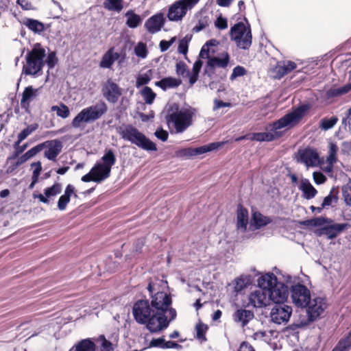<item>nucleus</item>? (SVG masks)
Returning <instances> with one entry per match:
<instances>
[{
	"label": "nucleus",
	"mask_w": 351,
	"mask_h": 351,
	"mask_svg": "<svg viewBox=\"0 0 351 351\" xmlns=\"http://www.w3.org/2000/svg\"><path fill=\"white\" fill-rule=\"evenodd\" d=\"M171 304L170 294L158 291L152 295L151 304L147 300L137 301L133 306V315L138 323L145 324L151 332H158L167 328L176 317V311Z\"/></svg>",
	"instance_id": "nucleus-1"
},
{
	"label": "nucleus",
	"mask_w": 351,
	"mask_h": 351,
	"mask_svg": "<svg viewBox=\"0 0 351 351\" xmlns=\"http://www.w3.org/2000/svg\"><path fill=\"white\" fill-rule=\"evenodd\" d=\"M342 194L346 204L351 206V180L343 186Z\"/></svg>",
	"instance_id": "nucleus-46"
},
{
	"label": "nucleus",
	"mask_w": 351,
	"mask_h": 351,
	"mask_svg": "<svg viewBox=\"0 0 351 351\" xmlns=\"http://www.w3.org/2000/svg\"><path fill=\"white\" fill-rule=\"evenodd\" d=\"M306 308L308 318L305 321H301V325H307L308 323L315 321L327 308L326 299L322 297H315L311 298Z\"/></svg>",
	"instance_id": "nucleus-11"
},
{
	"label": "nucleus",
	"mask_w": 351,
	"mask_h": 351,
	"mask_svg": "<svg viewBox=\"0 0 351 351\" xmlns=\"http://www.w3.org/2000/svg\"><path fill=\"white\" fill-rule=\"evenodd\" d=\"M62 191L61 184L59 183H56L51 187L46 188L44 190V194L49 199L52 197H55L56 195L60 194Z\"/></svg>",
	"instance_id": "nucleus-42"
},
{
	"label": "nucleus",
	"mask_w": 351,
	"mask_h": 351,
	"mask_svg": "<svg viewBox=\"0 0 351 351\" xmlns=\"http://www.w3.org/2000/svg\"><path fill=\"white\" fill-rule=\"evenodd\" d=\"M290 292L292 302L298 307L304 308L311 299L309 289L300 283L292 285Z\"/></svg>",
	"instance_id": "nucleus-12"
},
{
	"label": "nucleus",
	"mask_w": 351,
	"mask_h": 351,
	"mask_svg": "<svg viewBox=\"0 0 351 351\" xmlns=\"http://www.w3.org/2000/svg\"><path fill=\"white\" fill-rule=\"evenodd\" d=\"M191 37L186 36L184 38L180 40L178 49V52L180 53H182L184 55H186L187 53L189 43Z\"/></svg>",
	"instance_id": "nucleus-49"
},
{
	"label": "nucleus",
	"mask_w": 351,
	"mask_h": 351,
	"mask_svg": "<svg viewBox=\"0 0 351 351\" xmlns=\"http://www.w3.org/2000/svg\"><path fill=\"white\" fill-rule=\"evenodd\" d=\"M292 308L288 305H276L270 312V318L273 323L276 324H287L291 315Z\"/></svg>",
	"instance_id": "nucleus-14"
},
{
	"label": "nucleus",
	"mask_w": 351,
	"mask_h": 351,
	"mask_svg": "<svg viewBox=\"0 0 351 351\" xmlns=\"http://www.w3.org/2000/svg\"><path fill=\"white\" fill-rule=\"evenodd\" d=\"M258 287L267 288L269 301L276 304H283L289 296V288L284 283L278 282L273 273H267L257 280Z\"/></svg>",
	"instance_id": "nucleus-4"
},
{
	"label": "nucleus",
	"mask_w": 351,
	"mask_h": 351,
	"mask_svg": "<svg viewBox=\"0 0 351 351\" xmlns=\"http://www.w3.org/2000/svg\"><path fill=\"white\" fill-rule=\"evenodd\" d=\"M215 25L219 29H226L228 28V21L226 18L219 16L215 21Z\"/></svg>",
	"instance_id": "nucleus-53"
},
{
	"label": "nucleus",
	"mask_w": 351,
	"mask_h": 351,
	"mask_svg": "<svg viewBox=\"0 0 351 351\" xmlns=\"http://www.w3.org/2000/svg\"><path fill=\"white\" fill-rule=\"evenodd\" d=\"M165 23L164 15L157 13L147 20L145 26L147 31L152 34L159 32Z\"/></svg>",
	"instance_id": "nucleus-18"
},
{
	"label": "nucleus",
	"mask_w": 351,
	"mask_h": 351,
	"mask_svg": "<svg viewBox=\"0 0 351 351\" xmlns=\"http://www.w3.org/2000/svg\"><path fill=\"white\" fill-rule=\"evenodd\" d=\"M300 189L302 191L304 197L306 199L313 198L317 193V190L306 179L302 180Z\"/></svg>",
	"instance_id": "nucleus-29"
},
{
	"label": "nucleus",
	"mask_w": 351,
	"mask_h": 351,
	"mask_svg": "<svg viewBox=\"0 0 351 351\" xmlns=\"http://www.w3.org/2000/svg\"><path fill=\"white\" fill-rule=\"evenodd\" d=\"M176 37L171 38L169 40H162L160 43V48L161 51H167L176 41Z\"/></svg>",
	"instance_id": "nucleus-54"
},
{
	"label": "nucleus",
	"mask_w": 351,
	"mask_h": 351,
	"mask_svg": "<svg viewBox=\"0 0 351 351\" xmlns=\"http://www.w3.org/2000/svg\"><path fill=\"white\" fill-rule=\"evenodd\" d=\"M164 344H165V341L163 338L153 339L149 343V348L159 347L164 348Z\"/></svg>",
	"instance_id": "nucleus-58"
},
{
	"label": "nucleus",
	"mask_w": 351,
	"mask_h": 351,
	"mask_svg": "<svg viewBox=\"0 0 351 351\" xmlns=\"http://www.w3.org/2000/svg\"><path fill=\"white\" fill-rule=\"evenodd\" d=\"M237 228L241 232H245L248 224V211L247 209L239 206L237 210Z\"/></svg>",
	"instance_id": "nucleus-26"
},
{
	"label": "nucleus",
	"mask_w": 351,
	"mask_h": 351,
	"mask_svg": "<svg viewBox=\"0 0 351 351\" xmlns=\"http://www.w3.org/2000/svg\"><path fill=\"white\" fill-rule=\"evenodd\" d=\"M313 180L316 184H323L326 180V176L321 172L315 171L313 174Z\"/></svg>",
	"instance_id": "nucleus-59"
},
{
	"label": "nucleus",
	"mask_w": 351,
	"mask_h": 351,
	"mask_svg": "<svg viewBox=\"0 0 351 351\" xmlns=\"http://www.w3.org/2000/svg\"><path fill=\"white\" fill-rule=\"evenodd\" d=\"M199 0H178L169 8L167 18L170 21H181L188 10L192 9Z\"/></svg>",
	"instance_id": "nucleus-10"
},
{
	"label": "nucleus",
	"mask_w": 351,
	"mask_h": 351,
	"mask_svg": "<svg viewBox=\"0 0 351 351\" xmlns=\"http://www.w3.org/2000/svg\"><path fill=\"white\" fill-rule=\"evenodd\" d=\"M232 284L234 286V292L238 293L241 292V291H243L247 287V281L245 278L241 276V277L237 278L233 281Z\"/></svg>",
	"instance_id": "nucleus-44"
},
{
	"label": "nucleus",
	"mask_w": 351,
	"mask_h": 351,
	"mask_svg": "<svg viewBox=\"0 0 351 351\" xmlns=\"http://www.w3.org/2000/svg\"><path fill=\"white\" fill-rule=\"evenodd\" d=\"M229 62V56L227 53L221 54V57H213L208 60L207 67L214 69L215 67L226 68Z\"/></svg>",
	"instance_id": "nucleus-25"
},
{
	"label": "nucleus",
	"mask_w": 351,
	"mask_h": 351,
	"mask_svg": "<svg viewBox=\"0 0 351 351\" xmlns=\"http://www.w3.org/2000/svg\"><path fill=\"white\" fill-rule=\"evenodd\" d=\"M334 199H335V197L333 195H332V193H330L324 199L323 202L322 204V207L325 208L326 206H330Z\"/></svg>",
	"instance_id": "nucleus-61"
},
{
	"label": "nucleus",
	"mask_w": 351,
	"mask_h": 351,
	"mask_svg": "<svg viewBox=\"0 0 351 351\" xmlns=\"http://www.w3.org/2000/svg\"><path fill=\"white\" fill-rule=\"evenodd\" d=\"M51 111L56 112L57 116L62 119H66L70 115V110L69 107L63 103H60V106H51Z\"/></svg>",
	"instance_id": "nucleus-37"
},
{
	"label": "nucleus",
	"mask_w": 351,
	"mask_h": 351,
	"mask_svg": "<svg viewBox=\"0 0 351 351\" xmlns=\"http://www.w3.org/2000/svg\"><path fill=\"white\" fill-rule=\"evenodd\" d=\"M38 128L36 124L28 125L26 128L23 130L18 136V141L22 142L25 140L29 135H30L34 131H35Z\"/></svg>",
	"instance_id": "nucleus-47"
},
{
	"label": "nucleus",
	"mask_w": 351,
	"mask_h": 351,
	"mask_svg": "<svg viewBox=\"0 0 351 351\" xmlns=\"http://www.w3.org/2000/svg\"><path fill=\"white\" fill-rule=\"evenodd\" d=\"M95 344L93 341H92L90 339H85L77 344H75L73 347H72L69 351H95Z\"/></svg>",
	"instance_id": "nucleus-30"
},
{
	"label": "nucleus",
	"mask_w": 351,
	"mask_h": 351,
	"mask_svg": "<svg viewBox=\"0 0 351 351\" xmlns=\"http://www.w3.org/2000/svg\"><path fill=\"white\" fill-rule=\"evenodd\" d=\"M100 340L101 341V351H113V346L111 342L108 341L104 336H100Z\"/></svg>",
	"instance_id": "nucleus-52"
},
{
	"label": "nucleus",
	"mask_w": 351,
	"mask_h": 351,
	"mask_svg": "<svg viewBox=\"0 0 351 351\" xmlns=\"http://www.w3.org/2000/svg\"><path fill=\"white\" fill-rule=\"evenodd\" d=\"M121 56V53L115 51L114 47H112L104 54L99 66L104 69H110L114 62Z\"/></svg>",
	"instance_id": "nucleus-19"
},
{
	"label": "nucleus",
	"mask_w": 351,
	"mask_h": 351,
	"mask_svg": "<svg viewBox=\"0 0 351 351\" xmlns=\"http://www.w3.org/2000/svg\"><path fill=\"white\" fill-rule=\"evenodd\" d=\"M296 68V64L292 61H282L278 63L275 68V72L276 78H281L284 75L290 73Z\"/></svg>",
	"instance_id": "nucleus-21"
},
{
	"label": "nucleus",
	"mask_w": 351,
	"mask_h": 351,
	"mask_svg": "<svg viewBox=\"0 0 351 351\" xmlns=\"http://www.w3.org/2000/svg\"><path fill=\"white\" fill-rule=\"evenodd\" d=\"M62 148V143L58 140H53L49 143V147L45 152V156L50 160H55Z\"/></svg>",
	"instance_id": "nucleus-23"
},
{
	"label": "nucleus",
	"mask_w": 351,
	"mask_h": 351,
	"mask_svg": "<svg viewBox=\"0 0 351 351\" xmlns=\"http://www.w3.org/2000/svg\"><path fill=\"white\" fill-rule=\"evenodd\" d=\"M351 90V84H346L341 87L332 88L328 89L326 93V97L327 99H331L341 96L348 93Z\"/></svg>",
	"instance_id": "nucleus-31"
},
{
	"label": "nucleus",
	"mask_w": 351,
	"mask_h": 351,
	"mask_svg": "<svg viewBox=\"0 0 351 351\" xmlns=\"http://www.w3.org/2000/svg\"><path fill=\"white\" fill-rule=\"evenodd\" d=\"M182 83L180 79L172 77H165L160 81L156 82L155 85L165 90L169 88H176Z\"/></svg>",
	"instance_id": "nucleus-27"
},
{
	"label": "nucleus",
	"mask_w": 351,
	"mask_h": 351,
	"mask_svg": "<svg viewBox=\"0 0 351 351\" xmlns=\"http://www.w3.org/2000/svg\"><path fill=\"white\" fill-rule=\"evenodd\" d=\"M116 162V156L112 149H106L101 160L97 161L89 173L83 176L81 180L84 182H95L100 183L110 176L112 167Z\"/></svg>",
	"instance_id": "nucleus-3"
},
{
	"label": "nucleus",
	"mask_w": 351,
	"mask_h": 351,
	"mask_svg": "<svg viewBox=\"0 0 351 351\" xmlns=\"http://www.w3.org/2000/svg\"><path fill=\"white\" fill-rule=\"evenodd\" d=\"M118 132L123 139L130 142L142 149L146 151H156L157 149L154 143L132 125L120 128Z\"/></svg>",
	"instance_id": "nucleus-7"
},
{
	"label": "nucleus",
	"mask_w": 351,
	"mask_h": 351,
	"mask_svg": "<svg viewBox=\"0 0 351 351\" xmlns=\"http://www.w3.org/2000/svg\"><path fill=\"white\" fill-rule=\"evenodd\" d=\"M104 7L108 10L119 12L123 9V0H106Z\"/></svg>",
	"instance_id": "nucleus-41"
},
{
	"label": "nucleus",
	"mask_w": 351,
	"mask_h": 351,
	"mask_svg": "<svg viewBox=\"0 0 351 351\" xmlns=\"http://www.w3.org/2000/svg\"><path fill=\"white\" fill-rule=\"evenodd\" d=\"M351 348V331L347 337L341 339L332 351H348Z\"/></svg>",
	"instance_id": "nucleus-36"
},
{
	"label": "nucleus",
	"mask_w": 351,
	"mask_h": 351,
	"mask_svg": "<svg viewBox=\"0 0 351 351\" xmlns=\"http://www.w3.org/2000/svg\"><path fill=\"white\" fill-rule=\"evenodd\" d=\"M71 195L77 197V195L75 193V187L71 184H68L65 189L64 193L61 195L58 202V208L60 210H64L66 205L70 202Z\"/></svg>",
	"instance_id": "nucleus-20"
},
{
	"label": "nucleus",
	"mask_w": 351,
	"mask_h": 351,
	"mask_svg": "<svg viewBox=\"0 0 351 351\" xmlns=\"http://www.w3.org/2000/svg\"><path fill=\"white\" fill-rule=\"evenodd\" d=\"M45 62L47 64L49 68L51 69L54 67L57 62V58L55 52H50L48 54Z\"/></svg>",
	"instance_id": "nucleus-56"
},
{
	"label": "nucleus",
	"mask_w": 351,
	"mask_h": 351,
	"mask_svg": "<svg viewBox=\"0 0 351 351\" xmlns=\"http://www.w3.org/2000/svg\"><path fill=\"white\" fill-rule=\"evenodd\" d=\"M37 89H34L29 86L24 90L21 100V106L23 108H28L31 101L36 96Z\"/></svg>",
	"instance_id": "nucleus-28"
},
{
	"label": "nucleus",
	"mask_w": 351,
	"mask_h": 351,
	"mask_svg": "<svg viewBox=\"0 0 351 351\" xmlns=\"http://www.w3.org/2000/svg\"><path fill=\"white\" fill-rule=\"evenodd\" d=\"M347 226V223H336L330 221L328 224L318 230V234L320 236H326L328 239H332L337 237Z\"/></svg>",
	"instance_id": "nucleus-16"
},
{
	"label": "nucleus",
	"mask_w": 351,
	"mask_h": 351,
	"mask_svg": "<svg viewBox=\"0 0 351 351\" xmlns=\"http://www.w3.org/2000/svg\"><path fill=\"white\" fill-rule=\"evenodd\" d=\"M309 108L310 106L308 104L301 105L270 125L269 132L254 133L252 139L257 141H271L280 137L282 136L280 130L284 128L289 129L295 125Z\"/></svg>",
	"instance_id": "nucleus-2"
},
{
	"label": "nucleus",
	"mask_w": 351,
	"mask_h": 351,
	"mask_svg": "<svg viewBox=\"0 0 351 351\" xmlns=\"http://www.w3.org/2000/svg\"><path fill=\"white\" fill-rule=\"evenodd\" d=\"M245 69L243 67L237 66L233 69L230 78L234 79L237 77L243 76L245 74Z\"/></svg>",
	"instance_id": "nucleus-57"
},
{
	"label": "nucleus",
	"mask_w": 351,
	"mask_h": 351,
	"mask_svg": "<svg viewBox=\"0 0 351 351\" xmlns=\"http://www.w3.org/2000/svg\"><path fill=\"white\" fill-rule=\"evenodd\" d=\"M134 53L140 58L145 59L148 53L146 44L140 42L134 47Z\"/></svg>",
	"instance_id": "nucleus-45"
},
{
	"label": "nucleus",
	"mask_w": 351,
	"mask_h": 351,
	"mask_svg": "<svg viewBox=\"0 0 351 351\" xmlns=\"http://www.w3.org/2000/svg\"><path fill=\"white\" fill-rule=\"evenodd\" d=\"M341 151L343 154H348L351 152V141H344L341 144Z\"/></svg>",
	"instance_id": "nucleus-64"
},
{
	"label": "nucleus",
	"mask_w": 351,
	"mask_h": 351,
	"mask_svg": "<svg viewBox=\"0 0 351 351\" xmlns=\"http://www.w3.org/2000/svg\"><path fill=\"white\" fill-rule=\"evenodd\" d=\"M125 16L127 17L126 24L130 28L136 27L141 21V17L132 11H128Z\"/></svg>",
	"instance_id": "nucleus-39"
},
{
	"label": "nucleus",
	"mask_w": 351,
	"mask_h": 351,
	"mask_svg": "<svg viewBox=\"0 0 351 351\" xmlns=\"http://www.w3.org/2000/svg\"><path fill=\"white\" fill-rule=\"evenodd\" d=\"M195 110L191 107L176 108L167 117V121L173 124L177 133H182L193 123Z\"/></svg>",
	"instance_id": "nucleus-8"
},
{
	"label": "nucleus",
	"mask_w": 351,
	"mask_h": 351,
	"mask_svg": "<svg viewBox=\"0 0 351 351\" xmlns=\"http://www.w3.org/2000/svg\"><path fill=\"white\" fill-rule=\"evenodd\" d=\"M103 97L111 104H116L122 95V89L111 79L106 80L101 88Z\"/></svg>",
	"instance_id": "nucleus-13"
},
{
	"label": "nucleus",
	"mask_w": 351,
	"mask_h": 351,
	"mask_svg": "<svg viewBox=\"0 0 351 351\" xmlns=\"http://www.w3.org/2000/svg\"><path fill=\"white\" fill-rule=\"evenodd\" d=\"M23 24L35 33H40L44 30V25L35 19H25Z\"/></svg>",
	"instance_id": "nucleus-34"
},
{
	"label": "nucleus",
	"mask_w": 351,
	"mask_h": 351,
	"mask_svg": "<svg viewBox=\"0 0 351 351\" xmlns=\"http://www.w3.org/2000/svg\"><path fill=\"white\" fill-rule=\"evenodd\" d=\"M176 73L179 75L189 78L190 71L187 69L186 65L184 62H180L176 64Z\"/></svg>",
	"instance_id": "nucleus-50"
},
{
	"label": "nucleus",
	"mask_w": 351,
	"mask_h": 351,
	"mask_svg": "<svg viewBox=\"0 0 351 351\" xmlns=\"http://www.w3.org/2000/svg\"><path fill=\"white\" fill-rule=\"evenodd\" d=\"M330 221H331L329 219L325 218V217H317L315 219H313L310 221V223L314 226H322L324 227L326 224H328Z\"/></svg>",
	"instance_id": "nucleus-51"
},
{
	"label": "nucleus",
	"mask_w": 351,
	"mask_h": 351,
	"mask_svg": "<svg viewBox=\"0 0 351 351\" xmlns=\"http://www.w3.org/2000/svg\"><path fill=\"white\" fill-rule=\"evenodd\" d=\"M339 150L338 146L330 142L328 145V156L326 158V162L328 165H333L337 160V154Z\"/></svg>",
	"instance_id": "nucleus-35"
},
{
	"label": "nucleus",
	"mask_w": 351,
	"mask_h": 351,
	"mask_svg": "<svg viewBox=\"0 0 351 351\" xmlns=\"http://www.w3.org/2000/svg\"><path fill=\"white\" fill-rule=\"evenodd\" d=\"M45 49L36 43L25 56L26 64L23 65V73L28 75H40L45 65Z\"/></svg>",
	"instance_id": "nucleus-5"
},
{
	"label": "nucleus",
	"mask_w": 351,
	"mask_h": 351,
	"mask_svg": "<svg viewBox=\"0 0 351 351\" xmlns=\"http://www.w3.org/2000/svg\"><path fill=\"white\" fill-rule=\"evenodd\" d=\"M271 220L260 213L255 212L252 214V220L250 222V228L252 230L254 229H259L267 224H269Z\"/></svg>",
	"instance_id": "nucleus-24"
},
{
	"label": "nucleus",
	"mask_w": 351,
	"mask_h": 351,
	"mask_svg": "<svg viewBox=\"0 0 351 351\" xmlns=\"http://www.w3.org/2000/svg\"><path fill=\"white\" fill-rule=\"evenodd\" d=\"M178 155L179 156H186V157L193 156V148L189 147V148L182 149L178 152Z\"/></svg>",
	"instance_id": "nucleus-62"
},
{
	"label": "nucleus",
	"mask_w": 351,
	"mask_h": 351,
	"mask_svg": "<svg viewBox=\"0 0 351 351\" xmlns=\"http://www.w3.org/2000/svg\"><path fill=\"white\" fill-rule=\"evenodd\" d=\"M231 40H234L237 46L243 49H247L252 45V33L249 26L239 22L231 27L230 31Z\"/></svg>",
	"instance_id": "nucleus-9"
},
{
	"label": "nucleus",
	"mask_w": 351,
	"mask_h": 351,
	"mask_svg": "<svg viewBox=\"0 0 351 351\" xmlns=\"http://www.w3.org/2000/svg\"><path fill=\"white\" fill-rule=\"evenodd\" d=\"M237 351H255L254 348L247 342L243 341L240 344Z\"/></svg>",
	"instance_id": "nucleus-63"
},
{
	"label": "nucleus",
	"mask_w": 351,
	"mask_h": 351,
	"mask_svg": "<svg viewBox=\"0 0 351 351\" xmlns=\"http://www.w3.org/2000/svg\"><path fill=\"white\" fill-rule=\"evenodd\" d=\"M152 70L149 69L144 73L139 74L136 78V86L139 88L148 84L152 80Z\"/></svg>",
	"instance_id": "nucleus-40"
},
{
	"label": "nucleus",
	"mask_w": 351,
	"mask_h": 351,
	"mask_svg": "<svg viewBox=\"0 0 351 351\" xmlns=\"http://www.w3.org/2000/svg\"><path fill=\"white\" fill-rule=\"evenodd\" d=\"M155 136L162 141H166L168 138V132L162 129L157 130Z\"/></svg>",
	"instance_id": "nucleus-60"
},
{
	"label": "nucleus",
	"mask_w": 351,
	"mask_h": 351,
	"mask_svg": "<svg viewBox=\"0 0 351 351\" xmlns=\"http://www.w3.org/2000/svg\"><path fill=\"white\" fill-rule=\"evenodd\" d=\"M223 143H212L199 147L193 148V156L200 155L208 152L218 149L223 145Z\"/></svg>",
	"instance_id": "nucleus-32"
},
{
	"label": "nucleus",
	"mask_w": 351,
	"mask_h": 351,
	"mask_svg": "<svg viewBox=\"0 0 351 351\" xmlns=\"http://www.w3.org/2000/svg\"><path fill=\"white\" fill-rule=\"evenodd\" d=\"M42 149V146L40 145L34 147L33 148L28 150L25 154L19 157L16 162V166H20L29 159L34 157L36 154H37Z\"/></svg>",
	"instance_id": "nucleus-33"
},
{
	"label": "nucleus",
	"mask_w": 351,
	"mask_h": 351,
	"mask_svg": "<svg viewBox=\"0 0 351 351\" xmlns=\"http://www.w3.org/2000/svg\"><path fill=\"white\" fill-rule=\"evenodd\" d=\"M254 313L249 310L238 309L233 314V319L235 322L240 323L242 326L246 325L250 320L254 318Z\"/></svg>",
	"instance_id": "nucleus-22"
},
{
	"label": "nucleus",
	"mask_w": 351,
	"mask_h": 351,
	"mask_svg": "<svg viewBox=\"0 0 351 351\" xmlns=\"http://www.w3.org/2000/svg\"><path fill=\"white\" fill-rule=\"evenodd\" d=\"M108 110L104 101L82 109L73 119L71 125L74 128H81L84 124L93 123L100 119Z\"/></svg>",
	"instance_id": "nucleus-6"
},
{
	"label": "nucleus",
	"mask_w": 351,
	"mask_h": 351,
	"mask_svg": "<svg viewBox=\"0 0 351 351\" xmlns=\"http://www.w3.org/2000/svg\"><path fill=\"white\" fill-rule=\"evenodd\" d=\"M207 326L204 325L202 323L197 324L196 326V331H197V337L198 339H204V334L207 330Z\"/></svg>",
	"instance_id": "nucleus-55"
},
{
	"label": "nucleus",
	"mask_w": 351,
	"mask_h": 351,
	"mask_svg": "<svg viewBox=\"0 0 351 351\" xmlns=\"http://www.w3.org/2000/svg\"><path fill=\"white\" fill-rule=\"evenodd\" d=\"M202 64L203 62L201 60H197L195 62L193 66V72H190L189 83L191 85L194 84L197 82Z\"/></svg>",
	"instance_id": "nucleus-38"
},
{
	"label": "nucleus",
	"mask_w": 351,
	"mask_h": 351,
	"mask_svg": "<svg viewBox=\"0 0 351 351\" xmlns=\"http://www.w3.org/2000/svg\"><path fill=\"white\" fill-rule=\"evenodd\" d=\"M267 288L259 287L252 291L249 296V304L255 308H262L270 304Z\"/></svg>",
	"instance_id": "nucleus-15"
},
{
	"label": "nucleus",
	"mask_w": 351,
	"mask_h": 351,
	"mask_svg": "<svg viewBox=\"0 0 351 351\" xmlns=\"http://www.w3.org/2000/svg\"><path fill=\"white\" fill-rule=\"evenodd\" d=\"M142 96L147 104H152L156 98V95L153 92L151 88L145 86L141 91Z\"/></svg>",
	"instance_id": "nucleus-43"
},
{
	"label": "nucleus",
	"mask_w": 351,
	"mask_h": 351,
	"mask_svg": "<svg viewBox=\"0 0 351 351\" xmlns=\"http://www.w3.org/2000/svg\"><path fill=\"white\" fill-rule=\"evenodd\" d=\"M298 161L304 163L307 167H315L319 164V155L312 149H304L298 152Z\"/></svg>",
	"instance_id": "nucleus-17"
},
{
	"label": "nucleus",
	"mask_w": 351,
	"mask_h": 351,
	"mask_svg": "<svg viewBox=\"0 0 351 351\" xmlns=\"http://www.w3.org/2000/svg\"><path fill=\"white\" fill-rule=\"evenodd\" d=\"M338 119L336 117H332L329 119H323L321 121L320 127L324 130H328L337 123Z\"/></svg>",
	"instance_id": "nucleus-48"
}]
</instances>
